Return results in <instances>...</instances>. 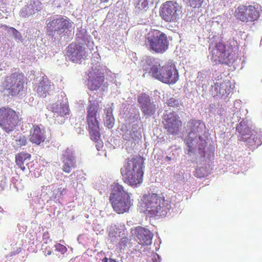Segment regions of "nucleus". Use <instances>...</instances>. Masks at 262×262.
Wrapping results in <instances>:
<instances>
[{"instance_id":"2","label":"nucleus","mask_w":262,"mask_h":262,"mask_svg":"<svg viewBox=\"0 0 262 262\" xmlns=\"http://www.w3.org/2000/svg\"><path fill=\"white\" fill-rule=\"evenodd\" d=\"M141 206L150 216H165L171 207L170 201L161 194L152 192L143 195Z\"/></svg>"},{"instance_id":"34","label":"nucleus","mask_w":262,"mask_h":262,"mask_svg":"<svg viewBox=\"0 0 262 262\" xmlns=\"http://www.w3.org/2000/svg\"><path fill=\"white\" fill-rule=\"evenodd\" d=\"M59 23L60 18L54 19L48 24L47 27L51 30H53V29H55L56 28L58 29V27L59 26Z\"/></svg>"},{"instance_id":"30","label":"nucleus","mask_w":262,"mask_h":262,"mask_svg":"<svg viewBox=\"0 0 262 262\" xmlns=\"http://www.w3.org/2000/svg\"><path fill=\"white\" fill-rule=\"evenodd\" d=\"M166 104L178 110H180V106H182V103L177 98L171 97L167 100Z\"/></svg>"},{"instance_id":"29","label":"nucleus","mask_w":262,"mask_h":262,"mask_svg":"<svg viewBox=\"0 0 262 262\" xmlns=\"http://www.w3.org/2000/svg\"><path fill=\"white\" fill-rule=\"evenodd\" d=\"M253 136V141L256 146H259L262 143V130H253L251 135Z\"/></svg>"},{"instance_id":"19","label":"nucleus","mask_w":262,"mask_h":262,"mask_svg":"<svg viewBox=\"0 0 262 262\" xmlns=\"http://www.w3.org/2000/svg\"><path fill=\"white\" fill-rule=\"evenodd\" d=\"M62 171L67 173H70L72 169L77 167L75 158L72 155H62L61 157Z\"/></svg>"},{"instance_id":"16","label":"nucleus","mask_w":262,"mask_h":262,"mask_svg":"<svg viewBox=\"0 0 262 262\" xmlns=\"http://www.w3.org/2000/svg\"><path fill=\"white\" fill-rule=\"evenodd\" d=\"M135 234L140 245L147 246L151 244L153 234L148 229L138 226L135 228Z\"/></svg>"},{"instance_id":"39","label":"nucleus","mask_w":262,"mask_h":262,"mask_svg":"<svg viewBox=\"0 0 262 262\" xmlns=\"http://www.w3.org/2000/svg\"><path fill=\"white\" fill-rule=\"evenodd\" d=\"M102 262H118L116 261L115 259L113 258H108L106 257H105L102 259Z\"/></svg>"},{"instance_id":"23","label":"nucleus","mask_w":262,"mask_h":262,"mask_svg":"<svg viewBox=\"0 0 262 262\" xmlns=\"http://www.w3.org/2000/svg\"><path fill=\"white\" fill-rule=\"evenodd\" d=\"M105 118L104 120V125L108 129L113 127L115 123V119L113 115V108L111 107L106 108L104 110Z\"/></svg>"},{"instance_id":"4","label":"nucleus","mask_w":262,"mask_h":262,"mask_svg":"<svg viewBox=\"0 0 262 262\" xmlns=\"http://www.w3.org/2000/svg\"><path fill=\"white\" fill-rule=\"evenodd\" d=\"M149 74L155 79L168 84H174L179 79V74L176 66L172 63H167L161 66L154 64L148 71Z\"/></svg>"},{"instance_id":"27","label":"nucleus","mask_w":262,"mask_h":262,"mask_svg":"<svg viewBox=\"0 0 262 262\" xmlns=\"http://www.w3.org/2000/svg\"><path fill=\"white\" fill-rule=\"evenodd\" d=\"M138 102L140 104L141 110H142L144 106H145L146 105H147L148 103L151 102V101L150 97L148 95L145 93H142L138 96Z\"/></svg>"},{"instance_id":"8","label":"nucleus","mask_w":262,"mask_h":262,"mask_svg":"<svg viewBox=\"0 0 262 262\" xmlns=\"http://www.w3.org/2000/svg\"><path fill=\"white\" fill-rule=\"evenodd\" d=\"M188 123L190 131L186 139V143L190 148L189 151H191V148L193 149L194 147H196V145H195V143L198 140V138L202 142L201 145H198V147L199 149H203L205 146V141L203 140L201 134H202L205 128V124L200 120L194 119L190 120Z\"/></svg>"},{"instance_id":"3","label":"nucleus","mask_w":262,"mask_h":262,"mask_svg":"<svg viewBox=\"0 0 262 262\" xmlns=\"http://www.w3.org/2000/svg\"><path fill=\"white\" fill-rule=\"evenodd\" d=\"M111 190L109 200L114 210L119 214L128 212L132 205L130 194L117 183L111 185Z\"/></svg>"},{"instance_id":"37","label":"nucleus","mask_w":262,"mask_h":262,"mask_svg":"<svg viewBox=\"0 0 262 262\" xmlns=\"http://www.w3.org/2000/svg\"><path fill=\"white\" fill-rule=\"evenodd\" d=\"M123 139L125 141H130L133 139L131 132H126L122 135Z\"/></svg>"},{"instance_id":"31","label":"nucleus","mask_w":262,"mask_h":262,"mask_svg":"<svg viewBox=\"0 0 262 262\" xmlns=\"http://www.w3.org/2000/svg\"><path fill=\"white\" fill-rule=\"evenodd\" d=\"M70 26V22L69 19L68 18H64L62 17H60V23L59 24V26L58 27V29L57 31H64L65 29H68Z\"/></svg>"},{"instance_id":"17","label":"nucleus","mask_w":262,"mask_h":262,"mask_svg":"<svg viewBox=\"0 0 262 262\" xmlns=\"http://www.w3.org/2000/svg\"><path fill=\"white\" fill-rule=\"evenodd\" d=\"M45 134V132L41 130L38 125H34L30 129L29 140L32 144L39 145L46 139Z\"/></svg>"},{"instance_id":"32","label":"nucleus","mask_w":262,"mask_h":262,"mask_svg":"<svg viewBox=\"0 0 262 262\" xmlns=\"http://www.w3.org/2000/svg\"><path fill=\"white\" fill-rule=\"evenodd\" d=\"M208 174V171L206 168L204 167H199L195 170L194 175L195 177L202 178L207 176Z\"/></svg>"},{"instance_id":"36","label":"nucleus","mask_w":262,"mask_h":262,"mask_svg":"<svg viewBox=\"0 0 262 262\" xmlns=\"http://www.w3.org/2000/svg\"><path fill=\"white\" fill-rule=\"evenodd\" d=\"M152 63V59L147 58L142 61V68L144 71H147L148 66H150Z\"/></svg>"},{"instance_id":"12","label":"nucleus","mask_w":262,"mask_h":262,"mask_svg":"<svg viewBox=\"0 0 262 262\" xmlns=\"http://www.w3.org/2000/svg\"><path fill=\"white\" fill-rule=\"evenodd\" d=\"M179 4L175 2L167 1L162 5L160 12L162 18L166 22H176L179 18Z\"/></svg>"},{"instance_id":"33","label":"nucleus","mask_w":262,"mask_h":262,"mask_svg":"<svg viewBox=\"0 0 262 262\" xmlns=\"http://www.w3.org/2000/svg\"><path fill=\"white\" fill-rule=\"evenodd\" d=\"M27 142V137L22 134L20 135L15 139V143L17 146L19 147L25 146Z\"/></svg>"},{"instance_id":"28","label":"nucleus","mask_w":262,"mask_h":262,"mask_svg":"<svg viewBox=\"0 0 262 262\" xmlns=\"http://www.w3.org/2000/svg\"><path fill=\"white\" fill-rule=\"evenodd\" d=\"M33 6H27L23 8L19 12L20 16L23 17H26L29 15H32L34 14L36 11H39L41 9H36L34 10V8H32Z\"/></svg>"},{"instance_id":"40","label":"nucleus","mask_w":262,"mask_h":262,"mask_svg":"<svg viewBox=\"0 0 262 262\" xmlns=\"http://www.w3.org/2000/svg\"><path fill=\"white\" fill-rule=\"evenodd\" d=\"M0 179H2L1 178H0ZM4 189V186H3L2 184V180H0V191L3 190Z\"/></svg>"},{"instance_id":"5","label":"nucleus","mask_w":262,"mask_h":262,"mask_svg":"<svg viewBox=\"0 0 262 262\" xmlns=\"http://www.w3.org/2000/svg\"><path fill=\"white\" fill-rule=\"evenodd\" d=\"M211 54V59L216 63L229 64L234 59L235 53L233 49L227 47L226 45L220 41L216 43L211 42L209 46Z\"/></svg>"},{"instance_id":"25","label":"nucleus","mask_w":262,"mask_h":262,"mask_svg":"<svg viewBox=\"0 0 262 262\" xmlns=\"http://www.w3.org/2000/svg\"><path fill=\"white\" fill-rule=\"evenodd\" d=\"M52 111L54 113H56L57 115L61 116H66L69 113V107L64 104H60L59 105L58 104L54 105Z\"/></svg>"},{"instance_id":"41","label":"nucleus","mask_w":262,"mask_h":262,"mask_svg":"<svg viewBox=\"0 0 262 262\" xmlns=\"http://www.w3.org/2000/svg\"><path fill=\"white\" fill-rule=\"evenodd\" d=\"M127 242V238H123L120 241V244H123L124 243L125 244V243H126Z\"/></svg>"},{"instance_id":"11","label":"nucleus","mask_w":262,"mask_h":262,"mask_svg":"<svg viewBox=\"0 0 262 262\" xmlns=\"http://www.w3.org/2000/svg\"><path fill=\"white\" fill-rule=\"evenodd\" d=\"M18 121V116L14 110L5 107L0 108V125L6 132L12 131Z\"/></svg>"},{"instance_id":"42","label":"nucleus","mask_w":262,"mask_h":262,"mask_svg":"<svg viewBox=\"0 0 262 262\" xmlns=\"http://www.w3.org/2000/svg\"><path fill=\"white\" fill-rule=\"evenodd\" d=\"M165 160L167 161H170L171 160V158L168 156H166L165 158Z\"/></svg>"},{"instance_id":"46","label":"nucleus","mask_w":262,"mask_h":262,"mask_svg":"<svg viewBox=\"0 0 262 262\" xmlns=\"http://www.w3.org/2000/svg\"><path fill=\"white\" fill-rule=\"evenodd\" d=\"M3 27H5V28H7V26L6 25H3Z\"/></svg>"},{"instance_id":"10","label":"nucleus","mask_w":262,"mask_h":262,"mask_svg":"<svg viewBox=\"0 0 262 262\" xmlns=\"http://www.w3.org/2000/svg\"><path fill=\"white\" fill-rule=\"evenodd\" d=\"M236 19L245 23L253 22L259 18L260 11L258 7L252 5H241L235 11Z\"/></svg>"},{"instance_id":"35","label":"nucleus","mask_w":262,"mask_h":262,"mask_svg":"<svg viewBox=\"0 0 262 262\" xmlns=\"http://www.w3.org/2000/svg\"><path fill=\"white\" fill-rule=\"evenodd\" d=\"M204 0H189L190 6L193 8L201 7Z\"/></svg>"},{"instance_id":"9","label":"nucleus","mask_w":262,"mask_h":262,"mask_svg":"<svg viewBox=\"0 0 262 262\" xmlns=\"http://www.w3.org/2000/svg\"><path fill=\"white\" fill-rule=\"evenodd\" d=\"M26 81L24 74L18 70L6 77L4 85L10 95L15 96L23 90Z\"/></svg>"},{"instance_id":"6","label":"nucleus","mask_w":262,"mask_h":262,"mask_svg":"<svg viewBox=\"0 0 262 262\" xmlns=\"http://www.w3.org/2000/svg\"><path fill=\"white\" fill-rule=\"evenodd\" d=\"M145 45L150 52L162 54L168 49L169 41L164 33L154 30L146 37Z\"/></svg>"},{"instance_id":"15","label":"nucleus","mask_w":262,"mask_h":262,"mask_svg":"<svg viewBox=\"0 0 262 262\" xmlns=\"http://www.w3.org/2000/svg\"><path fill=\"white\" fill-rule=\"evenodd\" d=\"M104 80V74L100 70L93 69L89 73L88 87L92 91L97 90L102 85Z\"/></svg>"},{"instance_id":"21","label":"nucleus","mask_w":262,"mask_h":262,"mask_svg":"<svg viewBox=\"0 0 262 262\" xmlns=\"http://www.w3.org/2000/svg\"><path fill=\"white\" fill-rule=\"evenodd\" d=\"M155 1V0H134L133 4L137 11L145 12L153 5Z\"/></svg>"},{"instance_id":"22","label":"nucleus","mask_w":262,"mask_h":262,"mask_svg":"<svg viewBox=\"0 0 262 262\" xmlns=\"http://www.w3.org/2000/svg\"><path fill=\"white\" fill-rule=\"evenodd\" d=\"M31 157V154L29 153L25 152H19L15 156V163L23 171H24L26 169L24 162L26 160L30 159Z\"/></svg>"},{"instance_id":"24","label":"nucleus","mask_w":262,"mask_h":262,"mask_svg":"<svg viewBox=\"0 0 262 262\" xmlns=\"http://www.w3.org/2000/svg\"><path fill=\"white\" fill-rule=\"evenodd\" d=\"M50 85L47 81L42 79L40 81L38 85L36 88L37 94L40 97H45L46 94L50 89Z\"/></svg>"},{"instance_id":"26","label":"nucleus","mask_w":262,"mask_h":262,"mask_svg":"<svg viewBox=\"0 0 262 262\" xmlns=\"http://www.w3.org/2000/svg\"><path fill=\"white\" fill-rule=\"evenodd\" d=\"M157 110V107L156 104L151 103V102L148 103L147 105H146L141 110L143 114L144 115H146L148 116H151L154 115Z\"/></svg>"},{"instance_id":"13","label":"nucleus","mask_w":262,"mask_h":262,"mask_svg":"<svg viewBox=\"0 0 262 262\" xmlns=\"http://www.w3.org/2000/svg\"><path fill=\"white\" fill-rule=\"evenodd\" d=\"M163 123L167 133L172 135L177 134L182 125L179 116L174 112L164 115Z\"/></svg>"},{"instance_id":"18","label":"nucleus","mask_w":262,"mask_h":262,"mask_svg":"<svg viewBox=\"0 0 262 262\" xmlns=\"http://www.w3.org/2000/svg\"><path fill=\"white\" fill-rule=\"evenodd\" d=\"M236 131L239 134L240 141L248 142L251 138L252 131L245 120H242L237 126Z\"/></svg>"},{"instance_id":"45","label":"nucleus","mask_w":262,"mask_h":262,"mask_svg":"<svg viewBox=\"0 0 262 262\" xmlns=\"http://www.w3.org/2000/svg\"><path fill=\"white\" fill-rule=\"evenodd\" d=\"M11 29L12 30H14V31H16V32H17V31L15 28H11Z\"/></svg>"},{"instance_id":"43","label":"nucleus","mask_w":262,"mask_h":262,"mask_svg":"<svg viewBox=\"0 0 262 262\" xmlns=\"http://www.w3.org/2000/svg\"><path fill=\"white\" fill-rule=\"evenodd\" d=\"M101 3H106L110 0H99Z\"/></svg>"},{"instance_id":"38","label":"nucleus","mask_w":262,"mask_h":262,"mask_svg":"<svg viewBox=\"0 0 262 262\" xmlns=\"http://www.w3.org/2000/svg\"><path fill=\"white\" fill-rule=\"evenodd\" d=\"M56 247L57 249H58L59 251H65L67 250L66 247L64 246L61 245L60 244L56 245Z\"/></svg>"},{"instance_id":"44","label":"nucleus","mask_w":262,"mask_h":262,"mask_svg":"<svg viewBox=\"0 0 262 262\" xmlns=\"http://www.w3.org/2000/svg\"><path fill=\"white\" fill-rule=\"evenodd\" d=\"M52 252L51 251H49L47 253L48 255H50L51 254Z\"/></svg>"},{"instance_id":"7","label":"nucleus","mask_w":262,"mask_h":262,"mask_svg":"<svg viewBox=\"0 0 262 262\" xmlns=\"http://www.w3.org/2000/svg\"><path fill=\"white\" fill-rule=\"evenodd\" d=\"M98 111V103H90L88 106L86 117L88 129L91 139L95 142H98L100 139L99 123L97 118Z\"/></svg>"},{"instance_id":"20","label":"nucleus","mask_w":262,"mask_h":262,"mask_svg":"<svg viewBox=\"0 0 262 262\" xmlns=\"http://www.w3.org/2000/svg\"><path fill=\"white\" fill-rule=\"evenodd\" d=\"M231 83L229 80H225L221 83L216 82L214 84V90L217 96H228L231 92Z\"/></svg>"},{"instance_id":"1","label":"nucleus","mask_w":262,"mask_h":262,"mask_svg":"<svg viewBox=\"0 0 262 262\" xmlns=\"http://www.w3.org/2000/svg\"><path fill=\"white\" fill-rule=\"evenodd\" d=\"M144 159L139 155H134L126 159L120 171L125 183L137 186L143 182Z\"/></svg>"},{"instance_id":"14","label":"nucleus","mask_w":262,"mask_h":262,"mask_svg":"<svg viewBox=\"0 0 262 262\" xmlns=\"http://www.w3.org/2000/svg\"><path fill=\"white\" fill-rule=\"evenodd\" d=\"M66 55L70 60L78 62L85 55V48L79 43L72 42L67 48Z\"/></svg>"}]
</instances>
